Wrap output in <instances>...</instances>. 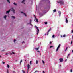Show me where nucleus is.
<instances>
[{
    "mask_svg": "<svg viewBox=\"0 0 73 73\" xmlns=\"http://www.w3.org/2000/svg\"><path fill=\"white\" fill-rule=\"evenodd\" d=\"M58 3H60V4H64V2L62 0H60L58 2Z\"/></svg>",
    "mask_w": 73,
    "mask_h": 73,
    "instance_id": "1",
    "label": "nucleus"
},
{
    "mask_svg": "<svg viewBox=\"0 0 73 73\" xmlns=\"http://www.w3.org/2000/svg\"><path fill=\"white\" fill-rule=\"evenodd\" d=\"M35 27L36 28L37 30V35H38V33L39 32V29L38 28V27L36 26V25L35 26Z\"/></svg>",
    "mask_w": 73,
    "mask_h": 73,
    "instance_id": "2",
    "label": "nucleus"
},
{
    "mask_svg": "<svg viewBox=\"0 0 73 73\" xmlns=\"http://www.w3.org/2000/svg\"><path fill=\"white\" fill-rule=\"evenodd\" d=\"M60 46H61V44H60L58 46L57 49H56V51L57 52V51H58V49H59V48H60Z\"/></svg>",
    "mask_w": 73,
    "mask_h": 73,
    "instance_id": "3",
    "label": "nucleus"
},
{
    "mask_svg": "<svg viewBox=\"0 0 73 73\" xmlns=\"http://www.w3.org/2000/svg\"><path fill=\"white\" fill-rule=\"evenodd\" d=\"M60 62H63L64 60L63 58H61L59 59Z\"/></svg>",
    "mask_w": 73,
    "mask_h": 73,
    "instance_id": "4",
    "label": "nucleus"
},
{
    "mask_svg": "<svg viewBox=\"0 0 73 73\" xmlns=\"http://www.w3.org/2000/svg\"><path fill=\"white\" fill-rule=\"evenodd\" d=\"M33 15L35 17V18L36 21V22H37V23H38V19H37V18H36V16H35V15Z\"/></svg>",
    "mask_w": 73,
    "mask_h": 73,
    "instance_id": "5",
    "label": "nucleus"
},
{
    "mask_svg": "<svg viewBox=\"0 0 73 73\" xmlns=\"http://www.w3.org/2000/svg\"><path fill=\"white\" fill-rule=\"evenodd\" d=\"M11 10L13 12V13H15V10L13 9V8H11Z\"/></svg>",
    "mask_w": 73,
    "mask_h": 73,
    "instance_id": "6",
    "label": "nucleus"
},
{
    "mask_svg": "<svg viewBox=\"0 0 73 73\" xmlns=\"http://www.w3.org/2000/svg\"><path fill=\"white\" fill-rule=\"evenodd\" d=\"M27 68H28V70H29V68H30V65H29V64H28Z\"/></svg>",
    "mask_w": 73,
    "mask_h": 73,
    "instance_id": "7",
    "label": "nucleus"
},
{
    "mask_svg": "<svg viewBox=\"0 0 73 73\" xmlns=\"http://www.w3.org/2000/svg\"><path fill=\"white\" fill-rule=\"evenodd\" d=\"M58 13L59 14V16L60 17L61 16V11H58Z\"/></svg>",
    "mask_w": 73,
    "mask_h": 73,
    "instance_id": "8",
    "label": "nucleus"
},
{
    "mask_svg": "<svg viewBox=\"0 0 73 73\" xmlns=\"http://www.w3.org/2000/svg\"><path fill=\"white\" fill-rule=\"evenodd\" d=\"M66 23H68V19L67 18H66Z\"/></svg>",
    "mask_w": 73,
    "mask_h": 73,
    "instance_id": "9",
    "label": "nucleus"
},
{
    "mask_svg": "<svg viewBox=\"0 0 73 73\" xmlns=\"http://www.w3.org/2000/svg\"><path fill=\"white\" fill-rule=\"evenodd\" d=\"M21 12V13H23L24 15L25 16H27V15H26V14H25V13H23V12Z\"/></svg>",
    "mask_w": 73,
    "mask_h": 73,
    "instance_id": "10",
    "label": "nucleus"
},
{
    "mask_svg": "<svg viewBox=\"0 0 73 73\" xmlns=\"http://www.w3.org/2000/svg\"><path fill=\"white\" fill-rule=\"evenodd\" d=\"M9 12H10V10H9L8 11H6V13H9Z\"/></svg>",
    "mask_w": 73,
    "mask_h": 73,
    "instance_id": "11",
    "label": "nucleus"
},
{
    "mask_svg": "<svg viewBox=\"0 0 73 73\" xmlns=\"http://www.w3.org/2000/svg\"><path fill=\"white\" fill-rule=\"evenodd\" d=\"M13 4L15 5H17V4H16L15 2H14L13 3Z\"/></svg>",
    "mask_w": 73,
    "mask_h": 73,
    "instance_id": "12",
    "label": "nucleus"
},
{
    "mask_svg": "<svg viewBox=\"0 0 73 73\" xmlns=\"http://www.w3.org/2000/svg\"><path fill=\"white\" fill-rule=\"evenodd\" d=\"M55 36L54 35H52V38H54Z\"/></svg>",
    "mask_w": 73,
    "mask_h": 73,
    "instance_id": "13",
    "label": "nucleus"
},
{
    "mask_svg": "<svg viewBox=\"0 0 73 73\" xmlns=\"http://www.w3.org/2000/svg\"><path fill=\"white\" fill-rule=\"evenodd\" d=\"M39 49V48H36L35 49L37 51L38 50V49Z\"/></svg>",
    "mask_w": 73,
    "mask_h": 73,
    "instance_id": "14",
    "label": "nucleus"
},
{
    "mask_svg": "<svg viewBox=\"0 0 73 73\" xmlns=\"http://www.w3.org/2000/svg\"><path fill=\"white\" fill-rule=\"evenodd\" d=\"M6 17H7V15H5L4 17V18H5V19H6Z\"/></svg>",
    "mask_w": 73,
    "mask_h": 73,
    "instance_id": "15",
    "label": "nucleus"
},
{
    "mask_svg": "<svg viewBox=\"0 0 73 73\" xmlns=\"http://www.w3.org/2000/svg\"><path fill=\"white\" fill-rule=\"evenodd\" d=\"M54 12H56V11H57V10L56 9L54 10L53 11Z\"/></svg>",
    "mask_w": 73,
    "mask_h": 73,
    "instance_id": "16",
    "label": "nucleus"
},
{
    "mask_svg": "<svg viewBox=\"0 0 73 73\" xmlns=\"http://www.w3.org/2000/svg\"><path fill=\"white\" fill-rule=\"evenodd\" d=\"M11 17L12 18H13V19H15V17L14 16H12Z\"/></svg>",
    "mask_w": 73,
    "mask_h": 73,
    "instance_id": "17",
    "label": "nucleus"
},
{
    "mask_svg": "<svg viewBox=\"0 0 73 73\" xmlns=\"http://www.w3.org/2000/svg\"><path fill=\"white\" fill-rule=\"evenodd\" d=\"M65 36H66V35H64L62 37H65Z\"/></svg>",
    "mask_w": 73,
    "mask_h": 73,
    "instance_id": "18",
    "label": "nucleus"
},
{
    "mask_svg": "<svg viewBox=\"0 0 73 73\" xmlns=\"http://www.w3.org/2000/svg\"><path fill=\"white\" fill-rule=\"evenodd\" d=\"M15 41H16V39H14V43H15Z\"/></svg>",
    "mask_w": 73,
    "mask_h": 73,
    "instance_id": "19",
    "label": "nucleus"
},
{
    "mask_svg": "<svg viewBox=\"0 0 73 73\" xmlns=\"http://www.w3.org/2000/svg\"><path fill=\"white\" fill-rule=\"evenodd\" d=\"M36 64H38V60H37L36 61Z\"/></svg>",
    "mask_w": 73,
    "mask_h": 73,
    "instance_id": "20",
    "label": "nucleus"
},
{
    "mask_svg": "<svg viewBox=\"0 0 73 73\" xmlns=\"http://www.w3.org/2000/svg\"><path fill=\"white\" fill-rule=\"evenodd\" d=\"M7 67L8 68H9V65H8V64H7Z\"/></svg>",
    "mask_w": 73,
    "mask_h": 73,
    "instance_id": "21",
    "label": "nucleus"
},
{
    "mask_svg": "<svg viewBox=\"0 0 73 73\" xmlns=\"http://www.w3.org/2000/svg\"><path fill=\"white\" fill-rule=\"evenodd\" d=\"M30 65H32V61H30Z\"/></svg>",
    "mask_w": 73,
    "mask_h": 73,
    "instance_id": "22",
    "label": "nucleus"
},
{
    "mask_svg": "<svg viewBox=\"0 0 73 73\" xmlns=\"http://www.w3.org/2000/svg\"><path fill=\"white\" fill-rule=\"evenodd\" d=\"M42 62H43V64H45V62H44V60H42Z\"/></svg>",
    "mask_w": 73,
    "mask_h": 73,
    "instance_id": "23",
    "label": "nucleus"
},
{
    "mask_svg": "<svg viewBox=\"0 0 73 73\" xmlns=\"http://www.w3.org/2000/svg\"><path fill=\"white\" fill-rule=\"evenodd\" d=\"M22 72L23 73H25V72L24 71V70H22Z\"/></svg>",
    "mask_w": 73,
    "mask_h": 73,
    "instance_id": "24",
    "label": "nucleus"
},
{
    "mask_svg": "<svg viewBox=\"0 0 73 73\" xmlns=\"http://www.w3.org/2000/svg\"><path fill=\"white\" fill-rule=\"evenodd\" d=\"M7 1L9 3H10V2L9 1V0H7Z\"/></svg>",
    "mask_w": 73,
    "mask_h": 73,
    "instance_id": "25",
    "label": "nucleus"
},
{
    "mask_svg": "<svg viewBox=\"0 0 73 73\" xmlns=\"http://www.w3.org/2000/svg\"><path fill=\"white\" fill-rule=\"evenodd\" d=\"M67 49H68V47H67L66 48V49L65 50V51H66V50H67Z\"/></svg>",
    "mask_w": 73,
    "mask_h": 73,
    "instance_id": "26",
    "label": "nucleus"
},
{
    "mask_svg": "<svg viewBox=\"0 0 73 73\" xmlns=\"http://www.w3.org/2000/svg\"><path fill=\"white\" fill-rule=\"evenodd\" d=\"M51 30V28H50L49 30L48 31V32H49Z\"/></svg>",
    "mask_w": 73,
    "mask_h": 73,
    "instance_id": "27",
    "label": "nucleus"
},
{
    "mask_svg": "<svg viewBox=\"0 0 73 73\" xmlns=\"http://www.w3.org/2000/svg\"><path fill=\"white\" fill-rule=\"evenodd\" d=\"M12 53L13 54H15V52H12Z\"/></svg>",
    "mask_w": 73,
    "mask_h": 73,
    "instance_id": "28",
    "label": "nucleus"
},
{
    "mask_svg": "<svg viewBox=\"0 0 73 73\" xmlns=\"http://www.w3.org/2000/svg\"><path fill=\"white\" fill-rule=\"evenodd\" d=\"M31 21H31V20H30V24H31V25H31Z\"/></svg>",
    "mask_w": 73,
    "mask_h": 73,
    "instance_id": "29",
    "label": "nucleus"
},
{
    "mask_svg": "<svg viewBox=\"0 0 73 73\" xmlns=\"http://www.w3.org/2000/svg\"><path fill=\"white\" fill-rule=\"evenodd\" d=\"M44 23H45V24H48V22H44Z\"/></svg>",
    "mask_w": 73,
    "mask_h": 73,
    "instance_id": "30",
    "label": "nucleus"
},
{
    "mask_svg": "<svg viewBox=\"0 0 73 73\" xmlns=\"http://www.w3.org/2000/svg\"><path fill=\"white\" fill-rule=\"evenodd\" d=\"M53 46H51L50 47V48H53Z\"/></svg>",
    "mask_w": 73,
    "mask_h": 73,
    "instance_id": "31",
    "label": "nucleus"
},
{
    "mask_svg": "<svg viewBox=\"0 0 73 73\" xmlns=\"http://www.w3.org/2000/svg\"><path fill=\"white\" fill-rule=\"evenodd\" d=\"M23 61L22 60H21L20 62V64H21V62H22Z\"/></svg>",
    "mask_w": 73,
    "mask_h": 73,
    "instance_id": "32",
    "label": "nucleus"
},
{
    "mask_svg": "<svg viewBox=\"0 0 73 73\" xmlns=\"http://www.w3.org/2000/svg\"><path fill=\"white\" fill-rule=\"evenodd\" d=\"M2 63L3 64H5V62H4L2 61Z\"/></svg>",
    "mask_w": 73,
    "mask_h": 73,
    "instance_id": "33",
    "label": "nucleus"
},
{
    "mask_svg": "<svg viewBox=\"0 0 73 73\" xmlns=\"http://www.w3.org/2000/svg\"><path fill=\"white\" fill-rule=\"evenodd\" d=\"M37 52H38V53H40V51H38Z\"/></svg>",
    "mask_w": 73,
    "mask_h": 73,
    "instance_id": "34",
    "label": "nucleus"
},
{
    "mask_svg": "<svg viewBox=\"0 0 73 73\" xmlns=\"http://www.w3.org/2000/svg\"><path fill=\"white\" fill-rule=\"evenodd\" d=\"M5 50H2V52H4V51H5Z\"/></svg>",
    "mask_w": 73,
    "mask_h": 73,
    "instance_id": "35",
    "label": "nucleus"
},
{
    "mask_svg": "<svg viewBox=\"0 0 73 73\" xmlns=\"http://www.w3.org/2000/svg\"><path fill=\"white\" fill-rule=\"evenodd\" d=\"M8 53H7L5 54V55H8Z\"/></svg>",
    "mask_w": 73,
    "mask_h": 73,
    "instance_id": "36",
    "label": "nucleus"
},
{
    "mask_svg": "<svg viewBox=\"0 0 73 73\" xmlns=\"http://www.w3.org/2000/svg\"><path fill=\"white\" fill-rule=\"evenodd\" d=\"M73 33V30L71 32L72 33Z\"/></svg>",
    "mask_w": 73,
    "mask_h": 73,
    "instance_id": "37",
    "label": "nucleus"
},
{
    "mask_svg": "<svg viewBox=\"0 0 73 73\" xmlns=\"http://www.w3.org/2000/svg\"><path fill=\"white\" fill-rule=\"evenodd\" d=\"M38 72V71H36L35 72V73H36V72Z\"/></svg>",
    "mask_w": 73,
    "mask_h": 73,
    "instance_id": "38",
    "label": "nucleus"
},
{
    "mask_svg": "<svg viewBox=\"0 0 73 73\" xmlns=\"http://www.w3.org/2000/svg\"><path fill=\"white\" fill-rule=\"evenodd\" d=\"M73 43V41H72L71 42V44H72Z\"/></svg>",
    "mask_w": 73,
    "mask_h": 73,
    "instance_id": "39",
    "label": "nucleus"
},
{
    "mask_svg": "<svg viewBox=\"0 0 73 73\" xmlns=\"http://www.w3.org/2000/svg\"><path fill=\"white\" fill-rule=\"evenodd\" d=\"M70 72H72V69H71Z\"/></svg>",
    "mask_w": 73,
    "mask_h": 73,
    "instance_id": "40",
    "label": "nucleus"
},
{
    "mask_svg": "<svg viewBox=\"0 0 73 73\" xmlns=\"http://www.w3.org/2000/svg\"><path fill=\"white\" fill-rule=\"evenodd\" d=\"M43 73H45V71H43Z\"/></svg>",
    "mask_w": 73,
    "mask_h": 73,
    "instance_id": "41",
    "label": "nucleus"
},
{
    "mask_svg": "<svg viewBox=\"0 0 73 73\" xmlns=\"http://www.w3.org/2000/svg\"><path fill=\"white\" fill-rule=\"evenodd\" d=\"M13 73H15V71H13Z\"/></svg>",
    "mask_w": 73,
    "mask_h": 73,
    "instance_id": "42",
    "label": "nucleus"
},
{
    "mask_svg": "<svg viewBox=\"0 0 73 73\" xmlns=\"http://www.w3.org/2000/svg\"><path fill=\"white\" fill-rule=\"evenodd\" d=\"M0 58H1V56L0 55Z\"/></svg>",
    "mask_w": 73,
    "mask_h": 73,
    "instance_id": "43",
    "label": "nucleus"
},
{
    "mask_svg": "<svg viewBox=\"0 0 73 73\" xmlns=\"http://www.w3.org/2000/svg\"><path fill=\"white\" fill-rule=\"evenodd\" d=\"M22 43H24V41H23V42H22Z\"/></svg>",
    "mask_w": 73,
    "mask_h": 73,
    "instance_id": "44",
    "label": "nucleus"
},
{
    "mask_svg": "<svg viewBox=\"0 0 73 73\" xmlns=\"http://www.w3.org/2000/svg\"><path fill=\"white\" fill-rule=\"evenodd\" d=\"M50 44H52V42H50Z\"/></svg>",
    "mask_w": 73,
    "mask_h": 73,
    "instance_id": "45",
    "label": "nucleus"
},
{
    "mask_svg": "<svg viewBox=\"0 0 73 73\" xmlns=\"http://www.w3.org/2000/svg\"><path fill=\"white\" fill-rule=\"evenodd\" d=\"M72 53H73V50H72Z\"/></svg>",
    "mask_w": 73,
    "mask_h": 73,
    "instance_id": "46",
    "label": "nucleus"
},
{
    "mask_svg": "<svg viewBox=\"0 0 73 73\" xmlns=\"http://www.w3.org/2000/svg\"><path fill=\"white\" fill-rule=\"evenodd\" d=\"M70 55V54H68V56H69Z\"/></svg>",
    "mask_w": 73,
    "mask_h": 73,
    "instance_id": "47",
    "label": "nucleus"
},
{
    "mask_svg": "<svg viewBox=\"0 0 73 73\" xmlns=\"http://www.w3.org/2000/svg\"><path fill=\"white\" fill-rule=\"evenodd\" d=\"M67 61V59H66V60H65V61Z\"/></svg>",
    "mask_w": 73,
    "mask_h": 73,
    "instance_id": "48",
    "label": "nucleus"
},
{
    "mask_svg": "<svg viewBox=\"0 0 73 73\" xmlns=\"http://www.w3.org/2000/svg\"><path fill=\"white\" fill-rule=\"evenodd\" d=\"M60 66H61V65H60Z\"/></svg>",
    "mask_w": 73,
    "mask_h": 73,
    "instance_id": "49",
    "label": "nucleus"
},
{
    "mask_svg": "<svg viewBox=\"0 0 73 73\" xmlns=\"http://www.w3.org/2000/svg\"><path fill=\"white\" fill-rule=\"evenodd\" d=\"M10 54H11V55L12 54L11 53H10Z\"/></svg>",
    "mask_w": 73,
    "mask_h": 73,
    "instance_id": "50",
    "label": "nucleus"
},
{
    "mask_svg": "<svg viewBox=\"0 0 73 73\" xmlns=\"http://www.w3.org/2000/svg\"><path fill=\"white\" fill-rule=\"evenodd\" d=\"M40 55H41V52H40Z\"/></svg>",
    "mask_w": 73,
    "mask_h": 73,
    "instance_id": "51",
    "label": "nucleus"
},
{
    "mask_svg": "<svg viewBox=\"0 0 73 73\" xmlns=\"http://www.w3.org/2000/svg\"><path fill=\"white\" fill-rule=\"evenodd\" d=\"M68 56H67V58H68Z\"/></svg>",
    "mask_w": 73,
    "mask_h": 73,
    "instance_id": "52",
    "label": "nucleus"
},
{
    "mask_svg": "<svg viewBox=\"0 0 73 73\" xmlns=\"http://www.w3.org/2000/svg\"><path fill=\"white\" fill-rule=\"evenodd\" d=\"M28 73V71H27V73Z\"/></svg>",
    "mask_w": 73,
    "mask_h": 73,
    "instance_id": "53",
    "label": "nucleus"
},
{
    "mask_svg": "<svg viewBox=\"0 0 73 73\" xmlns=\"http://www.w3.org/2000/svg\"><path fill=\"white\" fill-rule=\"evenodd\" d=\"M61 37H62V36H61Z\"/></svg>",
    "mask_w": 73,
    "mask_h": 73,
    "instance_id": "54",
    "label": "nucleus"
},
{
    "mask_svg": "<svg viewBox=\"0 0 73 73\" xmlns=\"http://www.w3.org/2000/svg\"><path fill=\"white\" fill-rule=\"evenodd\" d=\"M25 61H26V60H25Z\"/></svg>",
    "mask_w": 73,
    "mask_h": 73,
    "instance_id": "55",
    "label": "nucleus"
}]
</instances>
